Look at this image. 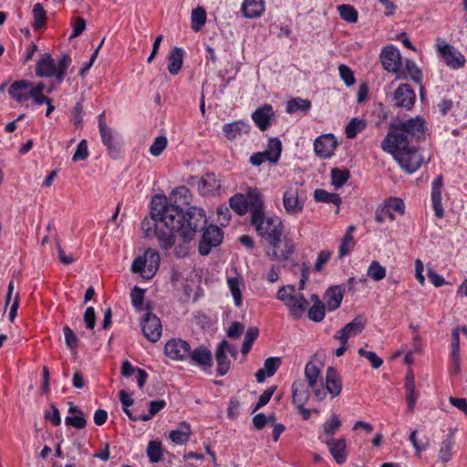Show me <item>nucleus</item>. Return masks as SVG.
Instances as JSON below:
<instances>
[{"mask_svg": "<svg viewBox=\"0 0 467 467\" xmlns=\"http://www.w3.org/2000/svg\"><path fill=\"white\" fill-rule=\"evenodd\" d=\"M305 202L299 198L298 187H289L283 195V205L289 214H296L304 208Z\"/></svg>", "mask_w": 467, "mask_h": 467, "instance_id": "dca6fc26", "label": "nucleus"}, {"mask_svg": "<svg viewBox=\"0 0 467 467\" xmlns=\"http://www.w3.org/2000/svg\"><path fill=\"white\" fill-rule=\"evenodd\" d=\"M65 423L67 426H72L77 429H84L87 425V420L84 418V413H83V414L67 416L65 419Z\"/></svg>", "mask_w": 467, "mask_h": 467, "instance_id": "338daca9", "label": "nucleus"}, {"mask_svg": "<svg viewBox=\"0 0 467 467\" xmlns=\"http://www.w3.org/2000/svg\"><path fill=\"white\" fill-rule=\"evenodd\" d=\"M344 296V289L341 285L329 287L325 295V306L328 311H334L340 306Z\"/></svg>", "mask_w": 467, "mask_h": 467, "instance_id": "bb28decb", "label": "nucleus"}, {"mask_svg": "<svg viewBox=\"0 0 467 467\" xmlns=\"http://www.w3.org/2000/svg\"><path fill=\"white\" fill-rule=\"evenodd\" d=\"M314 200L317 202L333 203L337 207L336 213H339L341 197L338 193L328 192L323 189H317L314 192Z\"/></svg>", "mask_w": 467, "mask_h": 467, "instance_id": "473e14b6", "label": "nucleus"}, {"mask_svg": "<svg viewBox=\"0 0 467 467\" xmlns=\"http://www.w3.org/2000/svg\"><path fill=\"white\" fill-rule=\"evenodd\" d=\"M245 196L247 209L251 213V220L254 218L256 213L259 215L265 213V201L261 192L257 188H249Z\"/></svg>", "mask_w": 467, "mask_h": 467, "instance_id": "a211bd4d", "label": "nucleus"}, {"mask_svg": "<svg viewBox=\"0 0 467 467\" xmlns=\"http://www.w3.org/2000/svg\"><path fill=\"white\" fill-rule=\"evenodd\" d=\"M274 116V110L271 105L265 104L257 109L252 115V119L256 126L263 131L266 130L270 126V119Z\"/></svg>", "mask_w": 467, "mask_h": 467, "instance_id": "5701e85b", "label": "nucleus"}, {"mask_svg": "<svg viewBox=\"0 0 467 467\" xmlns=\"http://www.w3.org/2000/svg\"><path fill=\"white\" fill-rule=\"evenodd\" d=\"M380 60L385 70L395 74L400 71L401 56L397 47L393 46L384 47L380 53Z\"/></svg>", "mask_w": 467, "mask_h": 467, "instance_id": "4468645a", "label": "nucleus"}, {"mask_svg": "<svg viewBox=\"0 0 467 467\" xmlns=\"http://www.w3.org/2000/svg\"><path fill=\"white\" fill-rule=\"evenodd\" d=\"M286 306L289 308L291 315L296 319H298L305 314L308 302L303 295H299L298 296H296L294 300L288 302Z\"/></svg>", "mask_w": 467, "mask_h": 467, "instance_id": "f704fd0d", "label": "nucleus"}, {"mask_svg": "<svg viewBox=\"0 0 467 467\" xmlns=\"http://www.w3.org/2000/svg\"><path fill=\"white\" fill-rule=\"evenodd\" d=\"M281 365V358L277 357L267 358L264 362V368L267 372V376H273Z\"/></svg>", "mask_w": 467, "mask_h": 467, "instance_id": "e2e57ef3", "label": "nucleus"}, {"mask_svg": "<svg viewBox=\"0 0 467 467\" xmlns=\"http://www.w3.org/2000/svg\"><path fill=\"white\" fill-rule=\"evenodd\" d=\"M367 275L374 281H380L386 276V269L378 261H372L368 268Z\"/></svg>", "mask_w": 467, "mask_h": 467, "instance_id": "8fccbe9b", "label": "nucleus"}, {"mask_svg": "<svg viewBox=\"0 0 467 467\" xmlns=\"http://www.w3.org/2000/svg\"><path fill=\"white\" fill-rule=\"evenodd\" d=\"M366 323L367 318L364 316L359 315L338 330L334 337L337 339L340 344H348L349 337H356L363 331Z\"/></svg>", "mask_w": 467, "mask_h": 467, "instance_id": "9b49d317", "label": "nucleus"}, {"mask_svg": "<svg viewBox=\"0 0 467 467\" xmlns=\"http://www.w3.org/2000/svg\"><path fill=\"white\" fill-rule=\"evenodd\" d=\"M98 120L103 145L107 148L108 153L112 159H118L121 151V142L119 135L107 126L105 112L99 115Z\"/></svg>", "mask_w": 467, "mask_h": 467, "instance_id": "39448f33", "label": "nucleus"}, {"mask_svg": "<svg viewBox=\"0 0 467 467\" xmlns=\"http://www.w3.org/2000/svg\"><path fill=\"white\" fill-rule=\"evenodd\" d=\"M192 29L199 32L206 23V11L203 7L198 6L192 11Z\"/></svg>", "mask_w": 467, "mask_h": 467, "instance_id": "ea45409f", "label": "nucleus"}, {"mask_svg": "<svg viewBox=\"0 0 467 467\" xmlns=\"http://www.w3.org/2000/svg\"><path fill=\"white\" fill-rule=\"evenodd\" d=\"M443 186L442 175H439L432 182L431 202L435 215L438 218L444 216V211L441 205V188Z\"/></svg>", "mask_w": 467, "mask_h": 467, "instance_id": "393cba45", "label": "nucleus"}, {"mask_svg": "<svg viewBox=\"0 0 467 467\" xmlns=\"http://www.w3.org/2000/svg\"><path fill=\"white\" fill-rule=\"evenodd\" d=\"M311 108V101L307 99L294 98L286 103V112L293 114L298 110L306 113Z\"/></svg>", "mask_w": 467, "mask_h": 467, "instance_id": "4c0bfd02", "label": "nucleus"}, {"mask_svg": "<svg viewBox=\"0 0 467 467\" xmlns=\"http://www.w3.org/2000/svg\"><path fill=\"white\" fill-rule=\"evenodd\" d=\"M150 214V220L142 221L141 230L150 236L154 228L153 233L163 250H169L175 244V233L184 244H189L206 223L202 209L192 206L184 212L177 204L168 203L167 197L161 194L153 197Z\"/></svg>", "mask_w": 467, "mask_h": 467, "instance_id": "f257e3e1", "label": "nucleus"}, {"mask_svg": "<svg viewBox=\"0 0 467 467\" xmlns=\"http://www.w3.org/2000/svg\"><path fill=\"white\" fill-rule=\"evenodd\" d=\"M384 206L387 208L388 217L390 221L395 220L394 213H399L400 214L404 213L405 205L401 199L400 198H389L386 201Z\"/></svg>", "mask_w": 467, "mask_h": 467, "instance_id": "58836bf2", "label": "nucleus"}, {"mask_svg": "<svg viewBox=\"0 0 467 467\" xmlns=\"http://www.w3.org/2000/svg\"><path fill=\"white\" fill-rule=\"evenodd\" d=\"M454 441L451 435L447 436L441 442V449L439 451V458L441 462H447L451 459V450Z\"/></svg>", "mask_w": 467, "mask_h": 467, "instance_id": "49530a36", "label": "nucleus"}, {"mask_svg": "<svg viewBox=\"0 0 467 467\" xmlns=\"http://www.w3.org/2000/svg\"><path fill=\"white\" fill-rule=\"evenodd\" d=\"M341 424L340 419L336 414H332L323 425L324 433L329 436L335 435Z\"/></svg>", "mask_w": 467, "mask_h": 467, "instance_id": "603ef678", "label": "nucleus"}, {"mask_svg": "<svg viewBox=\"0 0 467 467\" xmlns=\"http://www.w3.org/2000/svg\"><path fill=\"white\" fill-rule=\"evenodd\" d=\"M326 393L328 392L332 398L337 397L342 390V383L337 369L328 367L326 372Z\"/></svg>", "mask_w": 467, "mask_h": 467, "instance_id": "b1692460", "label": "nucleus"}, {"mask_svg": "<svg viewBox=\"0 0 467 467\" xmlns=\"http://www.w3.org/2000/svg\"><path fill=\"white\" fill-rule=\"evenodd\" d=\"M148 312L143 316L140 326L145 337L150 342H157L161 337V324L159 317L153 315L150 308L147 307Z\"/></svg>", "mask_w": 467, "mask_h": 467, "instance_id": "9d476101", "label": "nucleus"}, {"mask_svg": "<svg viewBox=\"0 0 467 467\" xmlns=\"http://www.w3.org/2000/svg\"><path fill=\"white\" fill-rule=\"evenodd\" d=\"M358 353L359 356L366 358L373 368H379L383 364V360L373 351H367L361 348L358 350Z\"/></svg>", "mask_w": 467, "mask_h": 467, "instance_id": "680f3d73", "label": "nucleus"}, {"mask_svg": "<svg viewBox=\"0 0 467 467\" xmlns=\"http://www.w3.org/2000/svg\"><path fill=\"white\" fill-rule=\"evenodd\" d=\"M305 377L317 400H323L326 398V390L323 388V380L320 377V368L309 361L305 368Z\"/></svg>", "mask_w": 467, "mask_h": 467, "instance_id": "1a4fd4ad", "label": "nucleus"}, {"mask_svg": "<svg viewBox=\"0 0 467 467\" xmlns=\"http://www.w3.org/2000/svg\"><path fill=\"white\" fill-rule=\"evenodd\" d=\"M251 224L255 227L259 235L265 238L269 244H277L279 237H282L284 232V224L278 217H266L265 213L259 215L254 214V218L251 220Z\"/></svg>", "mask_w": 467, "mask_h": 467, "instance_id": "20e7f679", "label": "nucleus"}, {"mask_svg": "<svg viewBox=\"0 0 467 467\" xmlns=\"http://www.w3.org/2000/svg\"><path fill=\"white\" fill-rule=\"evenodd\" d=\"M278 242L280 243V245L277 247V244H269L272 246V252L268 251L267 255L272 260L276 261H283L289 258V256L294 253L295 251V245L292 240L288 238L279 237Z\"/></svg>", "mask_w": 467, "mask_h": 467, "instance_id": "f3484780", "label": "nucleus"}, {"mask_svg": "<svg viewBox=\"0 0 467 467\" xmlns=\"http://www.w3.org/2000/svg\"><path fill=\"white\" fill-rule=\"evenodd\" d=\"M250 125L244 121H234L223 126V130L228 140H234L237 136L248 133Z\"/></svg>", "mask_w": 467, "mask_h": 467, "instance_id": "c756f323", "label": "nucleus"}, {"mask_svg": "<svg viewBox=\"0 0 467 467\" xmlns=\"http://www.w3.org/2000/svg\"><path fill=\"white\" fill-rule=\"evenodd\" d=\"M337 11L343 20L348 23H356L358 21V12L352 5H340L337 6Z\"/></svg>", "mask_w": 467, "mask_h": 467, "instance_id": "09e8293b", "label": "nucleus"}, {"mask_svg": "<svg viewBox=\"0 0 467 467\" xmlns=\"http://www.w3.org/2000/svg\"><path fill=\"white\" fill-rule=\"evenodd\" d=\"M366 128V122L363 119L358 118L352 119L345 129V134L347 138L353 139L358 133L362 131Z\"/></svg>", "mask_w": 467, "mask_h": 467, "instance_id": "37998d69", "label": "nucleus"}, {"mask_svg": "<svg viewBox=\"0 0 467 467\" xmlns=\"http://www.w3.org/2000/svg\"><path fill=\"white\" fill-rule=\"evenodd\" d=\"M144 258L147 260V272L148 274L142 275V277L145 279H150L156 274L159 266H160V255L157 252L151 249H148L144 254Z\"/></svg>", "mask_w": 467, "mask_h": 467, "instance_id": "7c9ffc66", "label": "nucleus"}, {"mask_svg": "<svg viewBox=\"0 0 467 467\" xmlns=\"http://www.w3.org/2000/svg\"><path fill=\"white\" fill-rule=\"evenodd\" d=\"M350 176L348 170H341L339 168H334L331 171V181L335 188L342 187Z\"/></svg>", "mask_w": 467, "mask_h": 467, "instance_id": "a18cd8bd", "label": "nucleus"}, {"mask_svg": "<svg viewBox=\"0 0 467 467\" xmlns=\"http://www.w3.org/2000/svg\"><path fill=\"white\" fill-rule=\"evenodd\" d=\"M229 289L234 297V301L236 306L242 305V293L240 289V280L237 277H230L227 280Z\"/></svg>", "mask_w": 467, "mask_h": 467, "instance_id": "3c124183", "label": "nucleus"}, {"mask_svg": "<svg viewBox=\"0 0 467 467\" xmlns=\"http://www.w3.org/2000/svg\"><path fill=\"white\" fill-rule=\"evenodd\" d=\"M281 150V140L277 138H273L269 140L267 148L264 152L266 153L267 160L270 162L276 163L280 158Z\"/></svg>", "mask_w": 467, "mask_h": 467, "instance_id": "e433bc0d", "label": "nucleus"}, {"mask_svg": "<svg viewBox=\"0 0 467 467\" xmlns=\"http://www.w3.org/2000/svg\"><path fill=\"white\" fill-rule=\"evenodd\" d=\"M397 78L400 79H408L410 78L411 80L417 84H421L422 73L421 70L417 67L416 63L411 59L405 61L404 67L400 66V71L397 72Z\"/></svg>", "mask_w": 467, "mask_h": 467, "instance_id": "a878e982", "label": "nucleus"}, {"mask_svg": "<svg viewBox=\"0 0 467 467\" xmlns=\"http://www.w3.org/2000/svg\"><path fill=\"white\" fill-rule=\"evenodd\" d=\"M425 122L420 118L391 123L389 130L381 143L383 150L391 154L409 150L413 141L424 138Z\"/></svg>", "mask_w": 467, "mask_h": 467, "instance_id": "f03ea898", "label": "nucleus"}, {"mask_svg": "<svg viewBox=\"0 0 467 467\" xmlns=\"http://www.w3.org/2000/svg\"><path fill=\"white\" fill-rule=\"evenodd\" d=\"M206 223L202 229L198 230L196 233L203 231L202 239L199 242V253L202 255H208L213 247L218 246L223 238V232L215 225L206 227Z\"/></svg>", "mask_w": 467, "mask_h": 467, "instance_id": "0eeeda50", "label": "nucleus"}, {"mask_svg": "<svg viewBox=\"0 0 467 467\" xmlns=\"http://www.w3.org/2000/svg\"><path fill=\"white\" fill-rule=\"evenodd\" d=\"M191 436V427L185 421L180 424L179 429L173 430L170 432L169 437L176 444L186 443Z\"/></svg>", "mask_w": 467, "mask_h": 467, "instance_id": "c9c22d12", "label": "nucleus"}, {"mask_svg": "<svg viewBox=\"0 0 467 467\" xmlns=\"http://www.w3.org/2000/svg\"><path fill=\"white\" fill-rule=\"evenodd\" d=\"M225 347H227V340L223 339L218 344L215 351L218 376L225 375L231 368V361L225 354Z\"/></svg>", "mask_w": 467, "mask_h": 467, "instance_id": "cd10ccee", "label": "nucleus"}, {"mask_svg": "<svg viewBox=\"0 0 467 467\" xmlns=\"http://www.w3.org/2000/svg\"><path fill=\"white\" fill-rule=\"evenodd\" d=\"M393 156L401 169L408 173L415 172L423 161V159L415 145H411L409 150L393 153Z\"/></svg>", "mask_w": 467, "mask_h": 467, "instance_id": "6e6552de", "label": "nucleus"}, {"mask_svg": "<svg viewBox=\"0 0 467 467\" xmlns=\"http://www.w3.org/2000/svg\"><path fill=\"white\" fill-rule=\"evenodd\" d=\"M330 454L337 464H343L347 461V442L346 439H329L326 441Z\"/></svg>", "mask_w": 467, "mask_h": 467, "instance_id": "4be33fe9", "label": "nucleus"}, {"mask_svg": "<svg viewBox=\"0 0 467 467\" xmlns=\"http://www.w3.org/2000/svg\"><path fill=\"white\" fill-rule=\"evenodd\" d=\"M338 71L340 78L348 87L352 86L356 82L354 73L349 67L344 64L339 65Z\"/></svg>", "mask_w": 467, "mask_h": 467, "instance_id": "0e129e2a", "label": "nucleus"}, {"mask_svg": "<svg viewBox=\"0 0 467 467\" xmlns=\"http://www.w3.org/2000/svg\"><path fill=\"white\" fill-rule=\"evenodd\" d=\"M32 86V82L30 80L22 79L14 81L8 88V94L12 99H14L18 103H23L29 99H32L33 102L36 105H42L48 103L49 97L34 92H26L25 94H18L16 91L18 89H28L29 87Z\"/></svg>", "mask_w": 467, "mask_h": 467, "instance_id": "423d86ee", "label": "nucleus"}, {"mask_svg": "<svg viewBox=\"0 0 467 467\" xmlns=\"http://www.w3.org/2000/svg\"><path fill=\"white\" fill-rule=\"evenodd\" d=\"M242 11L247 18H256L262 16L265 11L264 0H244L242 5Z\"/></svg>", "mask_w": 467, "mask_h": 467, "instance_id": "c85d7f7f", "label": "nucleus"}, {"mask_svg": "<svg viewBox=\"0 0 467 467\" xmlns=\"http://www.w3.org/2000/svg\"><path fill=\"white\" fill-rule=\"evenodd\" d=\"M168 70L171 75H177L181 70L183 63V49L181 47H174L171 51L169 57Z\"/></svg>", "mask_w": 467, "mask_h": 467, "instance_id": "72a5a7b5", "label": "nucleus"}, {"mask_svg": "<svg viewBox=\"0 0 467 467\" xmlns=\"http://www.w3.org/2000/svg\"><path fill=\"white\" fill-rule=\"evenodd\" d=\"M147 455L150 462H158L162 457V448L161 441H150L147 447Z\"/></svg>", "mask_w": 467, "mask_h": 467, "instance_id": "de8ad7c7", "label": "nucleus"}, {"mask_svg": "<svg viewBox=\"0 0 467 467\" xmlns=\"http://www.w3.org/2000/svg\"><path fill=\"white\" fill-rule=\"evenodd\" d=\"M325 308L324 304H314L308 310V318L314 322L322 321L326 315Z\"/></svg>", "mask_w": 467, "mask_h": 467, "instance_id": "4d7b16f0", "label": "nucleus"}, {"mask_svg": "<svg viewBox=\"0 0 467 467\" xmlns=\"http://www.w3.org/2000/svg\"><path fill=\"white\" fill-rule=\"evenodd\" d=\"M190 344L181 338H171L165 344L164 353L174 360H184L190 354Z\"/></svg>", "mask_w": 467, "mask_h": 467, "instance_id": "f8f14e48", "label": "nucleus"}, {"mask_svg": "<svg viewBox=\"0 0 467 467\" xmlns=\"http://www.w3.org/2000/svg\"><path fill=\"white\" fill-rule=\"evenodd\" d=\"M294 292H295L294 285L283 286L277 292V298L280 301L284 302L285 304V306H287L288 302H290L291 300H294V297L296 296L293 295Z\"/></svg>", "mask_w": 467, "mask_h": 467, "instance_id": "774afa93", "label": "nucleus"}, {"mask_svg": "<svg viewBox=\"0 0 467 467\" xmlns=\"http://www.w3.org/2000/svg\"><path fill=\"white\" fill-rule=\"evenodd\" d=\"M275 389L276 386L270 387L260 395L258 401L256 402L254 408L253 409V413L260 410L269 402Z\"/></svg>", "mask_w": 467, "mask_h": 467, "instance_id": "052dcab7", "label": "nucleus"}, {"mask_svg": "<svg viewBox=\"0 0 467 467\" xmlns=\"http://www.w3.org/2000/svg\"><path fill=\"white\" fill-rule=\"evenodd\" d=\"M229 205L238 215H244L248 209L245 196L243 193H235L229 199Z\"/></svg>", "mask_w": 467, "mask_h": 467, "instance_id": "a19ab883", "label": "nucleus"}, {"mask_svg": "<svg viewBox=\"0 0 467 467\" xmlns=\"http://www.w3.org/2000/svg\"><path fill=\"white\" fill-rule=\"evenodd\" d=\"M416 94L409 84H400L393 93L394 105L410 110L413 108Z\"/></svg>", "mask_w": 467, "mask_h": 467, "instance_id": "ddd939ff", "label": "nucleus"}, {"mask_svg": "<svg viewBox=\"0 0 467 467\" xmlns=\"http://www.w3.org/2000/svg\"><path fill=\"white\" fill-rule=\"evenodd\" d=\"M337 147V141L332 134L321 135L314 141V151L322 159L330 158Z\"/></svg>", "mask_w": 467, "mask_h": 467, "instance_id": "2eb2a0df", "label": "nucleus"}, {"mask_svg": "<svg viewBox=\"0 0 467 467\" xmlns=\"http://www.w3.org/2000/svg\"><path fill=\"white\" fill-rule=\"evenodd\" d=\"M144 295L145 290L139 286H134L133 289L131 290V304L137 311H140L142 308Z\"/></svg>", "mask_w": 467, "mask_h": 467, "instance_id": "864d4df0", "label": "nucleus"}, {"mask_svg": "<svg viewBox=\"0 0 467 467\" xmlns=\"http://www.w3.org/2000/svg\"><path fill=\"white\" fill-rule=\"evenodd\" d=\"M354 239L350 233H346L344 238L339 245L338 256L340 258L348 255L354 247Z\"/></svg>", "mask_w": 467, "mask_h": 467, "instance_id": "5fc2aeb1", "label": "nucleus"}, {"mask_svg": "<svg viewBox=\"0 0 467 467\" xmlns=\"http://www.w3.org/2000/svg\"><path fill=\"white\" fill-rule=\"evenodd\" d=\"M405 393H406V400L408 403V411L411 413L414 410L417 400H418V394L415 390L416 386L415 385H409L404 386Z\"/></svg>", "mask_w": 467, "mask_h": 467, "instance_id": "bf43d9fd", "label": "nucleus"}, {"mask_svg": "<svg viewBox=\"0 0 467 467\" xmlns=\"http://www.w3.org/2000/svg\"><path fill=\"white\" fill-rule=\"evenodd\" d=\"M188 358L191 362L203 370L209 369L213 366L212 352L205 346H199L193 350H190Z\"/></svg>", "mask_w": 467, "mask_h": 467, "instance_id": "6ab92c4d", "label": "nucleus"}, {"mask_svg": "<svg viewBox=\"0 0 467 467\" xmlns=\"http://www.w3.org/2000/svg\"><path fill=\"white\" fill-rule=\"evenodd\" d=\"M439 51L444 62L450 67L455 69L464 66V57L459 51L455 50L452 46L445 44L439 47Z\"/></svg>", "mask_w": 467, "mask_h": 467, "instance_id": "aec40b11", "label": "nucleus"}, {"mask_svg": "<svg viewBox=\"0 0 467 467\" xmlns=\"http://www.w3.org/2000/svg\"><path fill=\"white\" fill-rule=\"evenodd\" d=\"M188 193H189V190L185 186L177 187L176 189H174L171 192L169 199L167 198L168 203L177 204L179 206V208H182L181 207V204H182L181 200L178 201V198L179 199H182V198L186 199Z\"/></svg>", "mask_w": 467, "mask_h": 467, "instance_id": "6e6d98bb", "label": "nucleus"}, {"mask_svg": "<svg viewBox=\"0 0 467 467\" xmlns=\"http://www.w3.org/2000/svg\"><path fill=\"white\" fill-rule=\"evenodd\" d=\"M71 62L72 59L69 55H64L56 63L49 53H45L37 60L35 72L39 78H55L57 83H61Z\"/></svg>", "mask_w": 467, "mask_h": 467, "instance_id": "7ed1b4c3", "label": "nucleus"}, {"mask_svg": "<svg viewBox=\"0 0 467 467\" xmlns=\"http://www.w3.org/2000/svg\"><path fill=\"white\" fill-rule=\"evenodd\" d=\"M33 27L37 30L40 29L46 23L47 15L43 5L40 3H36L34 5L33 10Z\"/></svg>", "mask_w": 467, "mask_h": 467, "instance_id": "c03bdc74", "label": "nucleus"}, {"mask_svg": "<svg viewBox=\"0 0 467 467\" xmlns=\"http://www.w3.org/2000/svg\"><path fill=\"white\" fill-rule=\"evenodd\" d=\"M259 336V329L257 327H251L247 329L244 339L242 346V353L244 355H246L251 350L254 342L256 340V338Z\"/></svg>", "mask_w": 467, "mask_h": 467, "instance_id": "79ce46f5", "label": "nucleus"}, {"mask_svg": "<svg viewBox=\"0 0 467 467\" xmlns=\"http://www.w3.org/2000/svg\"><path fill=\"white\" fill-rule=\"evenodd\" d=\"M293 403L296 406L305 405L310 397L309 390L302 381H295L292 385Z\"/></svg>", "mask_w": 467, "mask_h": 467, "instance_id": "2f4dec72", "label": "nucleus"}, {"mask_svg": "<svg viewBox=\"0 0 467 467\" xmlns=\"http://www.w3.org/2000/svg\"><path fill=\"white\" fill-rule=\"evenodd\" d=\"M221 187V182L214 173H205L202 176L198 184V190L202 195L219 194Z\"/></svg>", "mask_w": 467, "mask_h": 467, "instance_id": "412c9836", "label": "nucleus"}, {"mask_svg": "<svg viewBox=\"0 0 467 467\" xmlns=\"http://www.w3.org/2000/svg\"><path fill=\"white\" fill-rule=\"evenodd\" d=\"M65 341L68 348L75 349L78 346V338L74 331L68 327L65 326L63 327Z\"/></svg>", "mask_w": 467, "mask_h": 467, "instance_id": "69168bd1", "label": "nucleus"}, {"mask_svg": "<svg viewBox=\"0 0 467 467\" xmlns=\"http://www.w3.org/2000/svg\"><path fill=\"white\" fill-rule=\"evenodd\" d=\"M167 138L165 136H158L150 147V152L152 156H160L167 147Z\"/></svg>", "mask_w": 467, "mask_h": 467, "instance_id": "13d9d810", "label": "nucleus"}]
</instances>
